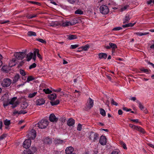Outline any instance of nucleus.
Returning a JSON list of instances; mask_svg holds the SVG:
<instances>
[{"label": "nucleus", "mask_w": 154, "mask_h": 154, "mask_svg": "<svg viewBox=\"0 0 154 154\" xmlns=\"http://www.w3.org/2000/svg\"><path fill=\"white\" fill-rule=\"evenodd\" d=\"M26 53V50H25L22 52L14 53V56L18 60H22L25 57Z\"/></svg>", "instance_id": "f257e3e1"}, {"label": "nucleus", "mask_w": 154, "mask_h": 154, "mask_svg": "<svg viewBox=\"0 0 154 154\" xmlns=\"http://www.w3.org/2000/svg\"><path fill=\"white\" fill-rule=\"evenodd\" d=\"M48 121L42 119L36 125L37 127L42 129L45 128L48 125Z\"/></svg>", "instance_id": "f03ea898"}, {"label": "nucleus", "mask_w": 154, "mask_h": 154, "mask_svg": "<svg viewBox=\"0 0 154 154\" xmlns=\"http://www.w3.org/2000/svg\"><path fill=\"white\" fill-rule=\"evenodd\" d=\"M99 135L96 133L91 132L90 134L89 138L93 142H95L99 139Z\"/></svg>", "instance_id": "7ed1b4c3"}, {"label": "nucleus", "mask_w": 154, "mask_h": 154, "mask_svg": "<svg viewBox=\"0 0 154 154\" xmlns=\"http://www.w3.org/2000/svg\"><path fill=\"white\" fill-rule=\"evenodd\" d=\"M100 12L103 14H107L109 12V9L108 7L105 5L101 6L100 8Z\"/></svg>", "instance_id": "20e7f679"}, {"label": "nucleus", "mask_w": 154, "mask_h": 154, "mask_svg": "<svg viewBox=\"0 0 154 154\" xmlns=\"http://www.w3.org/2000/svg\"><path fill=\"white\" fill-rule=\"evenodd\" d=\"M11 83V80L9 78H7L3 80L2 84L3 87H7L10 86Z\"/></svg>", "instance_id": "39448f33"}, {"label": "nucleus", "mask_w": 154, "mask_h": 154, "mask_svg": "<svg viewBox=\"0 0 154 154\" xmlns=\"http://www.w3.org/2000/svg\"><path fill=\"white\" fill-rule=\"evenodd\" d=\"M36 133L35 130L32 129L30 131L27 135L29 139L31 140V139H34L36 137Z\"/></svg>", "instance_id": "423d86ee"}, {"label": "nucleus", "mask_w": 154, "mask_h": 154, "mask_svg": "<svg viewBox=\"0 0 154 154\" xmlns=\"http://www.w3.org/2000/svg\"><path fill=\"white\" fill-rule=\"evenodd\" d=\"M31 141L30 139H27L26 140L23 142V146L26 149L29 148L31 146Z\"/></svg>", "instance_id": "0eeeda50"}, {"label": "nucleus", "mask_w": 154, "mask_h": 154, "mask_svg": "<svg viewBox=\"0 0 154 154\" xmlns=\"http://www.w3.org/2000/svg\"><path fill=\"white\" fill-rule=\"evenodd\" d=\"M17 99V97H13L9 102V104L12 105V107L14 108L17 106L18 103L17 101H16V100Z\"/></svg>", "instance_id": "6e6552de"}, {"label": "nucleus", "mask_w": 154, "mask_h": 154, "mask_svg": "<svg viewBox=\"0 0 154 154\" xmlns=\"http://www.w3.org/2000/svg\"><path fill=\"white\" fill-rule=\"evenodd\" d=\"M106 140L107 139L105 136H101L99 140L100 143L101 145H105L106 144Z\"/></svg>", "instance_id": "1a4fd4ad"}, {"label": "nucleus", "mask_w": 154, "mask_h": 154, "mask_svg": "<svg viewBox=\"0 0 154 154\" xmlns=\"http://www.w3.org/2000/svg\"><path fill=\"white\" fill-rule=\"evenodd\" d=\"M49 119L51 122H57L58 120V118L56 117L54 114H51L49 117Z\"/></svg>", "instance_id": "9d476101"}, {"label": "nucleus", "mask_w": 154, "mask_h": 154, "mask_svg": "<svg viewBox=\"0 0 154 154\" xmlns=\"http://www.w3.org/2000/svg\"><path fill=\"white\" fill-rule=\"evenodd\" d=\"M74 150V149L72 146H70L66 148L65 150L66 154H71Z\"/></svg>", "instance_id": "9b49d317"}, {"label": "nucleus", "mask_w": 154, "mask_h": 154, "mask_svg": "<svg viewBox=\"0 0 154 154\" xmlns=\"http://www.w3.org/2000/svg\"><path fill=\"white\" fill-rule=\"evenodd\" d=\"M59 24L60 25L63 27H66L70 26L69 21L64 22L63 21H60Z\"/></svg>", "instance_id": "f8f14e48"}, {"label": "nucleus", "mask_w": 154, "mask_h": 154, "mask_svg": "<svg viewBox=\"0 0 154 154\" xmlns=\"http://www.w3.org/2000/svg\"><path fill=\"white\" fill-rule=\"evenodd\" d=\"M20 79V76L19 74H16L13 78V84H14L17 82Z\"/></svg>", "instance_id": "ddd939ff"}, {"label": "nucleus", "mask_w": 154, "mask_h": 154, "mask_svg": "<svg viewBox=\"0 0 154 154\" xmlns=\"http://www.w3.org/2000/svg\"><path fill=\"white\" fill-rule=\"evenodd\" d=\"M45 100L42 98L40 99L37 100L36 102V104L37 105H41L44 104Z\"/></svg>", "instance_id": "4468645a"}, {"label": "nucleus", "mask_w": 154, "mask_h": 154, "mask_svg": "<svg viewBox=\"0 0 154 154\" xmlns=\"http://www.w3.org/2000/svg\"><path fill=\"white\" fill-rule=\"evenodd\" d=\"M3 122L5 125V128L6 129H8L9 126L11 124L10 120L6 119Z\"/></svg>", "instance_id": "2eb2a0df"}, {"label": "nucleus", "mask_w": 154, "mask_h": 154, "mask_svg": "<svg viewBox=\"0 0 154 154\" xmlns=\"http://www.w3.org/2000/svg\"><path fill=\"white\" fill-rule=\"evenodd\" d=\"M89 103L88 106H87V107L89 109H90L93 106L94 100L91 98H89Z\"/></svg>", "instance_id": "dca6fc26"}, {"label": "nucleus", "mask_w": 154, "mask_h": 154, "mask_svg": "<svg viewBox=\"0 0 154 154\" xmlns=\"http://www.w3.org/2000/svg\"><path fill=\"white\" fill-rule=\"evenodd\" d=\"M74 124L75 120L72 119H70L67 121V124L69 126H73Z\"/></svg>", "instance_id": "f3484780"}, {"label": "nucleus", "mask_w": 154, "mask_h": 154, "mask_svg": "<svg viewBox=\"0 0 154 154\" xmlns=\"http://www.w3.org/2000/svg\"><path fill=\"white\" fill-rule=\"evenodd\" d=\"M16 61V59L15 58H12L10 60L9 63V66L10 67H12L15 65V63Z\"/></svg>", "instance_id": "a211bd4d"}, {"label": "nucleus", "mask_w": 154, "mask_h": 154, "mask_svg": "<svg viewBox=\"0 0 154 154\" xmlns=\"http://www.w3.org/2000/svg\"><path fill=\"white\" fill-rule=\"evenodd\" d=\"M109 45L110 46V48H112V53L114 52L115 49L117 48L116 45L111 42L109 43Z\"/></svg>", "instance_id": "6ab92c4d"}, {"label": "nucleus", "mask_w": 154, "mask_h": 154, "mask_svg": "<svg viewBox=\"0 0 154 154\" xmlns=\"http://www.w3.org/2000/svg\"><path fill=\"white\" fill-rule=\"evenodd\" d=\"M57 95L55 93L51 94L48 96V98L51 100H53L56 99Z\"/></svg>", "instance_id": "aec40b11"}, {"label": "nucleus", "mask_w": 154, "mask_h": 154, "mask_svg": "<svg viewBox=\"0 0 154 154\" xmlns=\"http://www.w3.org/2000/svg\"><path fill=\"white\" fill-rule=\"evenodd\" d=\"M99 57L100 59H106L107 57V54L106 53H100L99 54Z\"/></svg>", "instance_id": "412c9836"}, {"label": "nucleus", "mask_w": 154, "mask_h": 154, "mask_svg": "<svg viewBox=\"0 0 154 154\" xmlns=\"http://www.w3.org/2000/svg\"><path fill=\"white\" fill-rule=\"evenodd\" d=\"M9 66H4L2 68V70L5 72H8L10 70V68Z\"/></svg>", "instance_id": "4be33fe9"}, {"label": "nucleus", "mask_w": 154, "mask_h": 154, "mask_svg": "<svg viewBox=\"0 0 154 154\" xmlns=\"http://www.w3.org/2000/svg\"><path fill=\"white\" fill-rule=\"evenodd\" d=\"M33 55V53L32 52L28 53L26 56L27 60L28 61H29L32 58Z\"/></svg>", "instance_id": "5701e85b"}, {"label": "nucleus", "mask_w": 154, "mask_h": 154, "mask_svg": "<svg viewBox=\"0 0 154 154\" xmlns=\"http://www.w3.org/2000/svg\"><path fill=\"white\" fill-rule=\"evenodd\" d=\"M44 142L45 144H50L52 143V140L49 138L47 137L44 140Z\"/></svg>", "instance_id": "b1692460"}, {"label": "nucleus", "mask_w": 154, "mask_h": 154, "mask_svg": "<svg viewBox=\"0 0 154 154\" xmlns=\"http://www.w3.org/2000/svg\"><path fill=\"white\" fill-rule=\"evenodd\" d=\"M68 39L69 40L76 39L77 38V36L76 35H67Z\"/></svg>", "instance_id": "393cba45"}, {"label": "nucleus", "mask_w": 154, "mask_h": 154, "mask_svg": "<svg viewBox=\"0 0 154 154\" xmlns=\"http://www.w3.org/2000/svg\"><path fill=\"white\" fill-rule=\"evenodd\" d=\"M136 131H137L143 134L145 133V131L144 129L140 126H137Z\"/></svg>", "instance_id": "a878e982"}, {"label": "nucleus", "mask_w": 154, "mask_h": 154, "mask_svg": "<svg viewBox=\"0 0 154 154\" xmlns=\"http://www.w3.org/2000/svg\"><path fill=\"white\" fill-rule=\"evenodd\" d=\"M28 106V104L27 103L24 102L21 104L20 108L21 109H24L27 108Z\"/></svg>", "instance_id": "bb28decb"}, {"label": "nucleus", "mask_w": 154, "mask_h": 154, "mask_svg": "<svg viewBox=\"0 0 154 154\" xmlns=\"http://www.w3.org/2000/svg\"><path fill=\"white\" fill-rule=\"evenodd\" d=\"M59 23L60 21L56 22L54 23H50L49 26L52 27H56L58 25H60Z\"/></svg>", "instance_id": "cd10ccee"}, {"label": "nucleus", "mask_w": 154, "mask_h": 154, "mask_svg": "<svg viewBox=\"0 0 154 154\" xmlns=\"http://www.w3.org/2000/svg\"><path fill=\"white\" fill-rule=\"evenodd\" d=\"M149 32H147L145 33H143L141 32H136L134 33V34L136 35H137L139 36H141L143 35H147L149 34Z\"/></svg>", "instance_id": "c85d7f7f"}, {"label": "nucleus", "mask_w": 154, "mask_h": 154, "mask_svg": "<svg viewBox=\"0 0 154 154\" xmlns=\"http://www.w3.org/2000/svg\"><path fill=\"white\" fill-rule=\"evenodd\" d=\"M135 23H128L127 24H126L125 25H123L122 26V27L124 28L125 27H132L133 26L134 24H135Z\"/></svg>", "instance_id": "c756f323"}, {"label": "nucleus", "mask_w": 154, "mask_h": 154, "mask_svg": "<svg viewBox=\"0 0 154 154\" xmlns=\"http://www.w3.org/2000/svg\"><path fill=\"white\" fill-rule=\"evenodd\" d=\"M59 100H56L55 101H52L50 102L52 106L56 105L59 103Z\"/></svg>", "instance_id": "7c9ffc66"}, {"label": "nucleus", "mask_w": 154, "mask_h": 154, "mask_svg": "<svg viewBox=\"0 0 154 154\" xmlns=\"http://www.w3.org/2000/svg\"><path fill=\"white\" fill-rule=\"evenodd\" d=\"M27 35L29 36H35L36 35V33L35 32L32 31H29L27 33Z\"/></svg>", "instance_id": "2f4dec72"}, {"label": "nucleus", "mask_w": 154, "mask_h": 154, "mask_svg": "<svg viewBox=\"0 0 154 154\" xmlns=\"http://www.w3.org/2000/svg\"><path fill=\"white\" fill-rule=\"evenodd\" d=\"M70 23V26H72L78 23V21L76 19H74L73 20L71 21H69Z\"/></svg>", "instance_id": "473e14b6"}, {"label": "nucleus", "mask_w": 154, "mask_h": 154, "mask_svg": "<svg viewBox=\"0 0 154 154\" xmlns=\"http://www.w3.org/2000/svg\"><path fill=\"white\" fill-rule=\"evenodd\" d=\"M100 111L101 115L103 116H106V112L104 109L102 108H100Z\"/></svg>", "instance_id": "72a5a7b5"}, {"label": "nucleus", "mask_w": 154, "mask_h": 154, "mask_svg": "<svg viewBox=\"0 0 154 154\" xmlns=\"http://www.w3.org/2000/svg\"><path fill=\"white\" fill-rule=\"evenodd\" d=\"M130 20L129 16V15H126L124 20L123 23H124L128 22Z\"/></svg>", "instance_id": "f704fd0d"}, {"label": "nucleus", "mask_w": 154, "mask_h": 154, "mask_svg": "<svg viewBox=\"0 0 154 154\" xmlns=\"http://www.w3.org/2000/svg\"><path fill=\"white\" fill-rule=\"evenodd\" d=\"M119 143L120 144V145H121L122 146V147L124 149H127V147H126V145L125 143H124L122 141H119Z\"/></svg>", "instance_id": "c9c22d12"}, {"label": "nucleus", "mask_w": 154, "mask_h": 154, "mask_svg": "<svg viewBox=\"0 0 154 154\" xmlns=\"http://www.w3.org/2000/svg\"><path fill=\"white\" fill-rule=\"evenodd\" d=\"M37 92H34L32 93H30L28 95V97L29 98H32L34 97L37 94Z\"/></svg>", "instance_id": "e433bc0d"}, {"label": "nucleus", "mask_w": 154, "mask_h": 154, "mask_svg": "<svg viewBox=\"0 0 154 154\" xmlns=\"http://www.w3.org/2000/svg\"><path fill=\"white\" fill-rule=\"evenodd\" d=\"M129 126L130 127H131V128L133 129V130H136L137 128V126H136L134 125H133L132 124H129Z\"/></svg>", "instance_id": "4c0bfd02"}, {"label": "nucleus", "mask_w": 154, "mask_h": 154, "mask_svg": "<svg viewBox=\"0 0 154 154\" xmlns=\"http://www.w3.org/2000/svg\"><path fill=\"white\" fill-rule=\"evenodd\" d=\"M137 102L139 105V107L140 109L141 110H143V109H144V106L141 104V103L139 101H137Z\"/></svg>", "instance_id": "58836bf2"}, {"label": "nucleus", "mask_w": 154, "mask_h": 154, "mask_svg": "<svg viewBox=\"0 0 154 154\" xmlns=\"http://www.w3.org/2000/svg\"><path fill=\"white\" fill-rule=\"evenodd\" d=\"M83 11L80 9H78L75 11V14H82Z\"/></svg>", "instance_id": "ea45409f"}, {"label": "nucleus", "mask_w": 154, "mask_h": 154, "mask_svg": "<svg viewBox=\"0 0 154 154\" xmlns=\"http://www.w3.org/2000/svg\"><path fill=\"white\" fill-rule=\"evenodd\" d=\"M90 46L88 45H85V46H82V48L83 50L85 51H87L88 49L89 48Z\"/></svg>", "instance_id": "a19ab883"}, {"label": "nucleus", "mask_w": 154, "mask_h": 154, "mask_svg": "<svg viewBox=\"0 0 154 154\" xmlns=\"http://www.w3.org/2000/svg\"><path fill=\"white\" fill-rule=\"evenodd\" d=\"M43 91H44L46 94H51L52 92V91L50 90L48 88L47 89H44L43 90Z\"/></svg>", "instance_id": "79ce46f5"}, {"label": "nucleus", "mask_w": 154, "mask_h": 154, "mask_svg": "<svg viewBox=\"0 0 154 154\" xmlns=\"http://www.w3.org/2000/svg\"><path fill=\"white\" fill-rule=\"evenodd\" d=\"M29 149L31 151L32 154H33L36 151V149L35 147H32Z\"/></svg>", "instance_id": "37998d69"}, {"label": "nucleus", "mask_w": 154, "mask_h": 154, "mask_svg": "<svg viewBox=\"0 0 154 154\" xmlns=\"http://www.w3.org/2000/svg\"><path fill=\"white\" fill-rule=\"evenodd\" d=\"M22 154H32L31 151L29 149L24 150Z\"/></svg>", "instance_id": "c03bdc74"}, {"label": "nucleus", "mask_w": 154, "mask_h": 154, "mask_svg": "<svg viewBox=\"0 0 154 154\" xmlns=\"http://www.w3.org/2000/svg\"><path fill=\"white\" fill-rule=\"evenodd\" d=\"M34 79V78L32 76H28L27 78L26 82H29L30 81H32Z\"/></svg>", "instance_id": "a18cd8bd"}, {"label": "nucleus", "mask_w": 154, "mask_h": 154, "mask_svg": "<svg viewBox=\"0 0 154 154\" xmlns=\"http://www.w3.org/2000/svg\"><path fill=\"white\" fill-rule=\"evenodd\" d=\"M37 40L38 41L40 42H41L42 43H44V44H45L46 43V41L45 40H44L42 39L38 38L37 39Z\"/></svg>", "instance_id": "49530a36"}, {"label": "nucleus", "mask_w": 154, "mask_h": 154, "mask_svg": "<svg viewBox=\"0 0 154 154\" xmlns=\"http://www.w3.org/2000/svg\"><path fill=\"white\" fill-rule=\"evenodd\" d=\"M140 69L141 71L143 72H144L147 73H148L149 71L148 69H145L143 68H141V69Z\"/></svg>", "instance_id": "de8ad7c7"}, {"label": "nucleus", "mask_w": 154, "mask_h": 154, "mask_svg": "<svg viewBox=\"0 0 154 154\" xmlns=\"http://www.w3.org/2000/svg\"><path fill=\"white\" fill-rule=\"evenodd\" d=\"M20 73L23 76H25L26 75V73L24 70L20 69Z\"/></svg>", "instance_id": "09e8293b"}, {"label": "nucleus", "mask_w": 154, "mask_h": 154, "mask_svg": "<svg viewBox=\"0 0 154 154\" xmlns=\"http://www.w3.org/2000/svg\"><path fill=\"white\" fill-rule=\"evenodd\" d=\"M111 103L112 104L115 105L116 106H117L118 105V103L117 102H115L114 100L112 98L111 99Z\"/></svg>", "instance_id": "8fccbe9b"}, {"label": "nucleus", "mask_w": 154, "mask_h": 154, "mask_svg": "<svg viewBox=\"0 0 154 154\" xmlns=\"http://www.w3.org/2000/svg\"><path fill=\"white\" fill-rule=\"evenodd\" d=\"M128 5H125V6H124V7H122L121 9V11H123L125 10H126L127 8H128Z\"/></svg>", "instance_id": "3c124183"}, {"label": "nucleus", "mask_w": 154, "mask_h": 154, "mask_svg": "<svg viewBox=\"0 0 154 154\" xmlns=\"http://www.w3.org/2000/svg\"><path fill=\"white\" fill-rule=\"evenodd\" d=\"M7 134H3L2 135L0 136V141L4 139L6 137Z\"/></svg>", "instance_id": "603ef678"}, {"label": "nucleus", "mask_w": 154, "mask_h": 154, "mask_svg": "<svg viewBox=\"0 0 154 154\" xmlns=\"http://www.w3.org/2000/svg\"><path fill=\"white\" fill-rule=\"evenodd\" d=\"M79 46L78 45H72L71 46V48L72 49H75Z\"/></svg>", "instance_id": "864d4df0"}, {"label": "nucleus", "mask_w": 154, "mask_h": 154, "mask_svg": "<svg viewBox=\"0 0 154 154\" xmlns=\"http://www.w3.org/2000/svg\"><path fill=\"white\" fill-rule=\"evenodd\" d=\"M36 64L35 63H34L29 66V69H31L34 68L36 67Z\"/></svg>", "instance_id": "5fc2aeb1"}, {"label": "nucleus", "mask_w": 154, "mask_h": 154, "mask_svg": "<svg viewBox=\"0 0 154 154\" xmlns=\"http://www.w3.org/2000/svg\"><path fill=\"white\" fill-rule=\"evenodd\" d=\"M82 128V125L80 124H79L78 125L77 129L79 131H80L81 130Z\"/></svg>", "instance_id": "6e6d98bb"}, {"label": "nucleus", "mask_w": 154, "mask_h": 154, "mask_svg": "<svg viewBox=\"0 0 154 154\" xmlns=\"http://www.w3.org/2000/svg\"><path fill=\"white\" fill-rule=\"evenodd\" d=\"M60 120L61 122H64L66 121V118L65 117H62L60 119Z\"/></svg>", "instance_id": "4d7b16f0"}, {"label": "nucleus", "mask_w": 154, "mask_h": 154, "mask_svg": "<svg viewBox=\"0 0 154 154\" xmlns=\"http://www.w3.org/2000/svg\"><path fill=\"white\" fill-rule=\"evenodd\" d=\"M130 120L131 121H132L136 123H140V122L139 121L138 119H131Z\"/></svg>", "instance_id": "13d9d810"}, {"label": "nucleus", "mask_w": 154, "mask_h": 154, "mask_svg": "<svg viewBox=\"0 0 154 154\" xmlns=\"http://www.w3.org/2000/svg\"><path fill=\"white\" fill-rule=\"evenodd\" d=\"M122 28L121 27H118L114 28L113 29V30H119L122 29Z\"/></svg>", "instance_id": "bf43d9fd"}, {"label": "nucleus", "mask_w": 154, "mask_h": 154, "mask_svg": "<svg viewBox=\"0 0 154 154\" xmlns=\"http://www.w3.org/2000/svg\"><path fill=\"white\" fill-rule=\"evenodd\" d=\"M27 112V111H26L25 110H20L19 111V114H25Z\"/></svg>", "instance_id": "052dcab7"}, {"label": "nucleus", "mask_w": 154, "mask_h": 154, "mask_svg": "<svg viewBox=\"0 0 154 154\" xmlns=\"http://www.w3.org/2000/svg\"><path fill=\"white\" fill-rule=\"evenodd\" d=\"M61 90V89L60 88H58L57 89L55 90L53 89V91L56 92H60Z\"/></svg>", "instance_id": "680f3d73"}, {"label": "nucleus", "mask_w": 154, "mask_h": 154, "mask_svg": "<svg viewBox=\"0 0 154 154\" xmlns=\"http://www.w3.org/2000/svg\"><path fill=\"white\" fill-rule=\"evenodd\" d=\"M153 3L154 4V0H149L147 1V3L148 4H150L151 3Z\"/></svg>", "instance_id": "e2e57ef3"}, {"label": "nucleus", "mask_w": 154, "mask_h": 154, "mask_svg": "<svg viewBox=\"0 0 154 154\" xmlns=\"http://www.w3.org/2000/svg\"><path fill=\"white\" fill-rule=\"evenodd\" d=\"M78 0H69V1L71 3L73 4L75 2L78 1Z\"/></svg>", "instance_id": "0e129e2a"}, {"label": "nucleus", "mask_w": 154, "mask_h": 154, "mask_svg": "<svg viewBox=\"0 0 154 154\" xmlns=\"http://www.w3.org/2000/svg\"><path fill=\"white\" fill-rule=\"evenodd\" d=\"M13 114L15 115L17 114H19V111L17 110H16L15 109L14 111L13 112Z\"/></svg>", "instance_id": "69168bd1"}, {"label": "nucleus", "mask_w": 154, "mask_h": 154, "mask_svg": "<svg viewBox=\"0 0 154 154\" xmlns=\"http://www.w3.org/2000/svg\"><path fill=\"white\" fill-rule=\"evenodd\" d=\"M147 145L150 147L154 149V145L151 143H149Z\"/></svg>", "instance_id": "338daca9"}, {"label": "nucleus", "mask_w": 154, "mask_h": 154, "mask_svg": "<svg viewBox=\"0 0 154 154\" xmlns=\"http://www.w3.org/2000/svg\"><path fill=\"white\" fill-rule=\"evenodd\" d=\"M37 56L41 60H42V58L41 55L39 53H38V54H37Z\"/></svg>", "instance_id": "774afa93"}]
</instances>
